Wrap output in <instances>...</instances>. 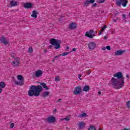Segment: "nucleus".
<instances>
[{
	"label": "nucleus",
	"instance_id": "f3484780",
	"mask_svg": "<svg viewBox=\"0 0 130 130\" xmlns=\"http://www.w3.org/2000/svg\"><path fill=\"white\" fill-rule=\"evenodd\" d=\"M18 5V2L15 1H12L10 2V6L11 7H16Z\"/></svg>",
	"mask_w": 130,
	"mask_h": 130
},
{
	"label": "nucleus",
	"instance_id": "3c124183",
	"mask_svg": "<svg viewBox=\"0 0 130 130\" xmlns=\"http://www.w3.org/2000/svg\"><path fill=\"white\" fill-rule=\"evenodd\" d=\"M126 78H127L128 79L129 78V76H128V75H126Z\"/></svg>",
	"mask_w": 130,
	"mask_h": 130
},
{
	"label": "nucleus",
	"instance_id": "b1692460",
	"mask_svg": "<svg viewBox=\"0 0 130 130\" xmlns=\"http://www.w3.org/2000/svg\"><path fill=\"white\" fill-rule=\"evenodd\" d=\"M6 87V83L5 82H0V88H5Z\"/></svg>",
	"mask_w": 130,
	"mask_h": 130
},
{
	"label": "nucleus",
	"instance_id": "c85d7f7f",
	"mask_svg": "<svg viewBox=\"0 0 130 130\" xmlns=\"http://www.w3.org/2000/svg\"><path fill=\"white\" fill-rule=\"evenodd\" d=\"M28 52H29V53H32V52H33V48L32 47H29L28 48Z\"/></svg>",
	"mask_w": 130,
	"mask_h": 130
},
{
	"label": "nucleus",
	"instance_id": "393cba45",
	"mask_svg": "<svg viewBox=\"0 0 130 130\" xmlns=\"http://www.w3.org/2000/svg\"><path fill=\"white\" fill-rule=\"evenodd\" d=\"M64 120H66V121H69V120H70V116H68L67 117L65 118H62L60 119L61 121Z\"/></svg>",
	"mask_w": 130,
	"mask_h": 130
},
{
	"label": "nucleus",
	"instance_id": "8fccbe9b",
	"mask_svg": "<svg viewBox=\"0 0 130 130\" xmlns=\"http://www.w3.org/2000/svg\"><path fill=\"white\" fill-rule=\"evenodd\" d=\"M99 95H101V91L99 92Z\"/></svg>",
	"mask_w": 130,
	"mask_h": 130
},
{
	"label": "nucleus",
	"instance_id": "cd10ccee",
	"mask_svg": "<svg viewBox=\"0 0 130 130\" xmlns=\"http://www.w3.org/2000/svg\"><path fill=\"white\" fill-rule=\"evenodd\" d=\"M98 4H102L105 2V0H96Z\"/></svg>",
	"mask_w": 130,
	"mask_h": 130
},
{
	"label": "nucleus",
	"instance_id": "4468645a",
	"mask_svg": "<svg viewBox=\"0 0 130 130\" xmlns=\"http://www.w3.org/2000/svg\"><path fill=\"white\" fill-rule=\"evenodd\" d=\"M25 9H32V3H27L24 4Z\"/></svg>",
	"mask_w": 130,
	"mask_h": 130
},
{
	"label": "nucleus",
	"instance_id": "bb28decb",
	"mask_svg": "<svg viewBox=\"0 0 130 130\" xmlns=\"http://www.w3.org/2000/svg\"><path fill=\"white\" fill-rule=\"evenodd\" d=\"M80 117H87V113H83L80 115Z\"/></svg>",
	"mask_w": 130,
	"mask_h": 130
},
{
	"label": "nucleus",
	"instance_id": "0eeeda50",
	"mask_svg": "<svg viewBox=\"0 0 130 130\" xmlns=\"http://www.w3.org/2000/svg\"><path fill=\"white\" fill-rule=\"evenodd\" d=\"M46 121L48 123H54L56 121V119L53 116H50L46 118Z\"/></svg>",
	"mask_w": 130,
	"mask_h": 130
},
{
	"label": "nucleus",
	"instance_id": "a878e982",
	"mask_svg": "<svg viewBox=\"0 0 130 130\" xmlns=\"http://www.w3.org/2000/svg\"><path fill=\"white\" fill-rule=\"evenodd\" d=\"M88 130H96V128L93 125L90 126Z\"/></svg>",
	"mask_w": 130,
	"mask_h": 130
},
{
	"label": "nucleus",
	"instance_id": "2f4dec72",
	"mask_svg": "<svg viewBox=\"0 0 130 130\" xmlns=\"http://www.w3.org/2000/svg\"><path fill=\"white\" fill-rule=\"evenodd\" d=\"M126 105L127 106V107L130 108V101L126 102Z\"/></svg>",
	"mask_w": 130,
	"mask_h": 130
},
{
	"label": "nucleus",
	"instance_id": "f704fd0d",
	"mask_svg": "<svg viewBox=\"0 0 130 130\" xmlns=\"http://www.w3.org/2000/svg\"><path fill=\"white\" fill-rule=\"evenodd\" d=\"M117 20H119V18L118 17H117L116 19H113V22H114L115 23H116V22H117Z\"/></svg>",
	"mask_w": 130,
	"mask_h": 130
},
{
	"label": "nucleus",
	"instance_id": "de8ad7c7",
	"mask_svg": "<svg viewBox=\"0 0 130 130\" xmlns=\"http://www.w3.org/2000/svg\"><path fill=\"white\" fill-rule=\"evenodd\" d=\"M44 52H47V50H46V49H45L44 50Z\"/></svg>",
	"mask_w": 130,
	"mask_h": 130
},
{
	"label": "nucleus",
	"instance_id": "473e14b6",
	"mask_svg": "<svg viewBox=\"0 0 130 130\" xmlns=\"http://www.w3.org/2000/svg\"><path fill=\"white\" fill-rule=\"evenodd\" d=\"M11 56H12V57H13V58H15V57L16 56V54L14 53H11Z\"/></svg>",
	"mask_w": 130,
	"mask_h": 130
},
{
	"label": "nucleus",
	"instance_id": "58836bf2",
	"mask_svg": "<svg viewBox=\"0 0 130 130\" xmlns=\"http://www.w3.org/2000/svg\"><path fill=\"white\" fill-rule=\"evenodd\" d=\"M86 73L87 75H90V74H91V71H90V70H88L86 71Z\"/></svg>",
	"mask_w": 130,
	"mask_h": 130
},
{
	"label": "nucleus",
	"instance_id": "5701e85b",
	"mask_svg": "<svg viewBox=\"0 0 130 130\" xmlns=\"http://www.w3.org/2000/svg\"><path fill=\"white\" fill-rule=\"evenodd\" d=\"M49 95V92L48 91H44L43 93L42 94V96L44 97V98L45 97H47Z\"/></svg>",
	"mask_w": 130,
	"mask_h": 130
},
{
	"label": "nucleus",
	"instance_id": "e433bc0d",
	"mask_svg": "<svg viewBox=\"0 0 130 130\" xmlns=\"http://www.w3.org/2000/svg\"><path fill=\"white\" fill-rule=\"evenodd\" d=\"M14 126H15V123H12L10 124V127L11 128H13V127H14Z\"/></svg>",
	"mask_w": 130,
	"mask_h": 130
},
{
	"label": "nucleus",
	"instance_id": "c756f323",
	"mask_svg": "<svg viewBox=\"0 0 130 130\" xmlns=\"http://www.w3.org/2000/svg\"><path fill=\"white\" fill-rule=\"evenodd\" d=\"M70 53V52H63L62 53V54H61V56H64L66 55H68V54H69Z\"/></svg>",
	"mask_w": 130,
	"mask_h": 130
},
{
	"label": "nucleus",
	"instance_id": "423d86ee",
	"mask_svg": "<svg viewBox=\"0 0 130 130\" xmlns=\"http://www.w3.org/2000/svg\"><path fill=\"white\" fill-rule=\"evenodd\" d=\"M81 93H83V90H82V87H81L80 86H77L76 87H75L73 91L74 95H80V94H81Z\"/></svg>",
	"mask_w": 130,
	"mask_h": 130
},
{
	"label": "nucleus",
	"instance_id": "f8f14e48",
	"mask_svg": "<svg viewBox=\"0 0 130 130\" xmlns=\"http://www.w3.org/2000/svg\"><path fill=\"white\" fill-rule=\"evenodd\" d=\"M88 46L89 49H94V48H96V43L90 42L89 43Z\"/></svg>",
	"mask_w": 130,
	"mask_h": 130
},
{
	"label": "nucleus",
	"instance_id": "6ab92c4d",
	"mask_svg": "<svg viewBox=\"0 0 130 130\" xmlns=\"http://www.w3.org/2000/svg\"><path fill=\"white\" fill-rule=\"evenodd\" d=\"M79 128H83V127H85L86 124L84 122H80L78 124Z\"/></svg>",
	"mask_w": 130,
	"mask_h": 130
},
{
	"label": "nucleus",
	"instance_id": "dca6fc26",
	"mask_svg": "<svg viewBox=\"0 0 130 130\" xmlns=\"http://www.w3.org/2000/svg\"><path fill=\"white\" fill-rule=\"evenodd\" d=\"M40 84L45 90H49V88L47 87V86H46V83H45L44 82H42V83L41 82V83H40Z\"/></svg>",
	"mask_w": 130,
	"mask_h": 130
},
{
	"label": "nucleus",
	"instance_id": "7ed1b4c3",
	"mask_svg": "<svg viewBox=\"0 0 130 130\" xmlns=\"http://www.w3.org/2000/svg\"><path fill=\"white\" fill-rule=\"evenodd\" d=\"M59 40H57L55 39H51L50 40V43L54 46L55 49H59L60 48V44H59Z\"/></svg>",
	"mask_w": 130,
	"mask_h": 130
},
{
	"label": "nucleus",
	"instance_id": "5fc2aeb1",
	"mask_svg": "<svg viewBox=\"0 0 130 130\" xmlns=\"http://www.w3.org/2000/svg\"><path fill=\"white\" fill-rule=\"evenodd\" d=\"M123 130H128V129H126V128H124V129H123Z\"/></svg>",
	"mask_w": 130,
	"mask_h": 130
},
{
	"label": "nucleus",
	"instance_id": "9d476101",
	"mask_svg": "<svg viewBox=\"0 0 130 130\" xmlns=\"http://www.w3.org/2000/svg\"><path fill=\"white\" fill-rule=\"evenodd\" d=\"M12 65L13 67H19L20 66V58H16L12 61Z\"/></svg>",
	"mask_w": 130,
	"mask_h": 130
},
{
	"label": "nucleus",
	"instance_id": "aec40b11",
	"mask_svg": "<svg viewBox=\"0 0 130 130\" xmlns=\"http://www.w3.org/2000/svg\"><path fill=\"white\" fill-rule=\"evenodd\" d=\"M106 28H107V25H104V26L102 28V29L100 31L99 33V35H101L102 34V32H103V31H104L105 29H106Z\"/></svg>",
	"mask_w": 130,
	"mask_h": 130
},
{
	"label": "nucleus",
	"instance_id": "603ef678",
	"mask_svg": "<svg viewBox=\"0 0 130 130\" xmlns=\"http://www.w3.org/2000/svg\"><path fill=\"white\" fill-rule=\"evenodd\" d=\"M49 48H51V47H52V45H50V46H49Z\"/></svg>",
	"mask_w": 130,
	"mask_h": 130
},
{
	"label": "nucleus",
	"instance_id": "09e8293b",
	"mask_svg": "<svg viewBox=\"0 0 130 130\" xmlns=\"http://www.w3.org/2000/svg\"><path fill=\"white\" fill-rule=\"evenodd\" d=\"M61 100V99H59L58 101H57L56 102L57 103V102H59V101H60Z\"/></svg>",
	"mask_w": 130,
	"mask_h": 130
},
{
	"label": "nucleus",
	"instance_id": "7c9ffc66",
	"mask_svg": "<svg viewBox=\"0 0 130 130\" xmlns=\"http://www.w3.org/2000/svg\"><path fill=\"white\" fill-rule=\"evenodd\" d=\"M55 81L56 82H58V81H60V79H59V76H57L55 78Z\"/></svg>",
	"mask_w": 130,
	"mask_h": 130
},
{
	"label": "nucleus",
	"instance_id": "c03bdc74",
	"mask_svg": "<svg viewBox=\"0 0 130 130\" xmlns=\"http://www.w3.org/2000/svg\"><path fill=\"white\" fill-rule=\"evenodd\" d=\"M107 38H108V37H107V36H104V39L105 40H106V39H107Z\"/></svg>",
	"mask_w": 130,
	"mask_h": 130
},
{
	"label": "nucleus",
	"instance_id": "4d7b16f0",
	"mask_svg": "<svg viewBox=\"0 0 130 130\" xmlns=\"http://www.w3.org/2000/svg\"><path fill=\"white\" fill-rule=\"evenodd\" d=\"M55 111H56V109H55Z\"/></svg>",
	"mask_w": 130,
	"mask_h": 130
},
{
	"label": "nucleus",
	"instance_id": "72a5a7b5",
	"mask_svg": "<svg viewBox=\"0 0 130 130\" xmlns=\"http://www.w3.org/2000/svg\"><path fill=\"white\" fill-rule=\"evenodd\" d=\"M89 4H94L95 3V0H89Z\"/></svg>",
	"mask_w": 130,
	"mask_h": 130
},
{
	"label": "nucleus",
	"instance_id": "f257e3e1",
	"mask_svg": "<svg viewBox=\"0 0 130 130\" xmlns=\"http://www.w3.org/2000/svg\"><path fill=\"white\" fill-rule=\"evenodd\" d=\"M114 78H117L118 79H116L114 78H112L111 82L112 84L113 85L114 87L116 89H120L124 86V78L122 76V73L121 72H118L114 74Z\"/></svg>",
	"mask_w": 130,
	"mask_h": 130
},
{
	"label": "nucleus",
	"instance_id": "6e6d98bb",
	"mask_svg": "<svg viewBox=\"0 0 130 130\" xmlns=\"http://www.w3.org/2000/svg\"><path fill=\"white\" fill-rule=\"evenodd\" d=\"M129 17L130 18V12L129 13Z\"/></svg>",
	"mask_w": 130,
	"mask_h": 130
},
{
	"label": "nucleus",
	"instance_id": "ea45409f",
	"mask_svg": "<svg viewBox=\"0 0 130 130\" xmlns=\"http://www.w3.org/2000/svg\"><path fill=\"white\" fill-rule=\"evenodd\" d=\"M59 56H61V55L60 54L58 55H57V56H55L54 57V58H58V57H59Z\"/></svg>",
	"mask_w": 130,
	"mask_h": 130
},
{
	"label": "nucleus",
	"instance_id": "39448f33",
	"mask_svg": "<svg viewBox=\"0 0 130 130\" xmlns=\"http://www.w3.org/2000/svg\"><path fill=\"white\" fill-rule=\"evenodd\" d=\"M127 3V0H116V5L118 7H120L121 5L123 7H126Z\"/></svg>",
	"mask_w": 130,
	"mask_h": 130
},
{
	"label": "nucleus",
	"instance_id": "37998d69",
	"mask_svg": "<svg viewBox=\"0 0 130 130\" xmlns=\"http://www.w3.org/2000/svg\"><path fill=\"white\" fill-rule=\"evenodd\" d=\"M81 77H82V74H79L78 76V78L81 80Z\"/></svg>",
	"mask_w": 130,
	"mask_h": 130
},
{
	"label": "nucleus",
	"instance_id": "4be33fe9",
	"mask_svg": "<svg viewBox=\"0 0 130 130\" xmlns=\"http://www.w3.org/2000/svg\"><path fill=\"white\" fill-rule=\"evenodd\" d=\"M89 90H90V87L88 85H85L83 88V91H84V92H87Z\"/></svg>",
	"mask_w": 130,
	"mask_h": 130
},
{
	"label": "nucleus",
	"instance_id": "a18cd8bd",
	"mask_svg": "<svg viewBox=\"0 0 130 130\" xmlns=\"http://www.w3.org/2000/svg\"><path fill=\"white\" fill-rule=\"evenodd\" d=\"M2 92H3V89L0 87V93H2Z\"/></svg>",
	"mask_w": 130,
	"mask_h": 130
},
{
	"label": "nucleus",
	"instance_id": "f03ea898",
	"mask_svg": "<svg viewBox=\"0 0 130 130\" xmlns=\"http://www.w3.org/2000/svg\"><path fill=\"white\" fill-rule=\"evenodd\" d=\"M42 90H43V88H42V86L41 85H32L28 91V95L30 97L33 96L38 97L40 95V93L42 92Z\"/></svg>",
	"mask_w": 130,
	"mask_h": 130
},
{
	"label": "nucleus",
	"instance_id": "864d4df0",
	"mask_svg": "<svg viewBox=\"0 0 130 130\" xmlns=\"http://www.w3.org/2000/svg\"><path fill=\"white\" fill-rule=\"evenodd\" d=\"M52 61H53V62H54L55 61V60H54V59H53V60H52Z\"/></svg>",
	"mask_w": 130,
	"mask_h": 130
},
{
	"label": "nucleus",
	"instance_id": "ddd939ff",
	"mask_svg": "<svg viewBox=\"0 0 130 130\" xmlns=\"http://www.w3.org/2000/svg\"><path fill=\"white\" fill-rule=\"evenodd\" d=\"M77 28V24L76 23H72L69 25V29H71V30H74V29H76Z\"/></svg>",
	"mask_w": 130,
	"mask_h": 130
},
{
	"label": "nucleus",
	"instance_id": "20e7f679",
	"mask_svg": "<svg viewBox=\"0 0 130 130\" xmlns=\"http://www.w3.org/2000/svg\"><path fill=\"white\" fill-rule=\"evenodd\" d=\"M17 79L19 80V81H15V85H18V86H22L24 85V78L22 75H19L17 76Z\"/></svg>",
	"mask_w": 130,
	"mask_h": 130
},
{
	"label": "nucleus",
	"instance_id": "2eb2a0df",
	"mask_svg": "<svg viewBox=\"0 0 130 130\" xmlns=\"http://www.w3.org/2000/svg\"><path fill=\"white\" fill-rule=\"evenodd\" d=\"M37 15H38V12H37V11H36V10H34L32 12V14L31 15L32 18H35V19H36V18H37Z\"/></svg>",
	"mask_w": 130,
	"mask_h": 130
},
{
	"label": "nucleus",
	"instance_id": "79ce46f5",
	"mask_svg": "<svg viewBox=\"0 0 130 130\" xmlns=\"http://www.w3.org/2000/svg\"><path fill=\"white\" fill-rule=\"evenodd\" d=\"M77 50V49L76 48H74L72 49V51H76Z\"/></svg>",
	"mask_w": 130,
	"mask_h": 130
},
{
	"label": "nucleus",
	"instance_id": "412c9836",
	"mask_svg": "<svg viewBox=\"0 0 130 130\" xmlns=\"http://www.w3.org/2000/svg\"><path fill=\"white\" fill-rule=\"evenodd\" d=\"M89 5H90V2H89V0H85L83 2V7H89Z\"/></svg>",
	"mask_w": 130,
	"mask_h": 130
},
{
	"label": "nucleus",
	"instance_id": "a211bd4d",
	"mask_svg": "<svg viewBox=\"0 0 130 130\" xmlns=\"http://www.w3.org/2000/svg\"><path fill=\"white\" fill-rule=\"evenodd\" d=\"M123 53V51L121 50H118L115 52V55H121Z\"/></svg>",
	"mask_w": 130,
	"mask_h": 130
},
{
	"label": "nucleus",
	"instance_id": "49530a36",
	"mask_svg": "<svg viewBox=\"0 0 130 130\" xmlns=\"http://www.w3.org/2000/svg\"><path fill=\"white\" fill-rule=\"evenodd\" d=\"M106 49V48L105 47L104 48H102V50H105Z\"/></svg>",
	"mask_w": 130,
	"mask_h": 130
},
{
	"label": "nucleus",
	"instance_id": "6e6552de",
	"mask_svg": "<svg viewBox=\"0 0 130 130\" xmlns=\"http://www.w3.org/2000/svg\"><path fill=\"white\" fill-rule=\"evenodd\" d=\"M42 74H43L42 71L38 70L36 71L35 74L33 73L32 78H39V77H41L42 76Z\"/></svg>",
	"mask_w": 130,
	"mask_h": 130
},
{
	"label": "nucleus",
	"instance_id": "1a4fd4ad",
	"mask_svg": "<svg viewBox=\"0 0 130 130\" xmlns=\"http://www.w3.org/2000/svg\"><path fill=\"white\" fill-rule=\"evenodd\" d=\"M85 36H86V37H89V38H93V37L95 36V31L93 30L87 31L85 34Z\"/></svg>",
	"mask_w": 130,
	"mask_h": 130
},
{
	"label": "nucleus",
	"instance_id": "13d9d810",
	"mask_svg": "<svg viewBox=\"0 0 130 130\" xmlns=\"http://www.w3.org/2000/svg\"><path fill=\"white\" fill-rule=\"evenodd\" d=\"M67 49H69V47H67Z\"/></svg>",
	"mask_w": 130,
	"mask_h": 130
},
{
	"label": "nucleus",
	"instance_id": "a19ab883",
	"mask_svg": "<svg viewBox=\"0 0 130 130\" xmlns=\"http://www.w3.org/2000/svg\"><path fill=\"white\" fill-rule=\"evenodd\" d=\"M96 6H97V4H96V3H94V4H93L92 5V8H93V7H96Z\"/></svg>",
	"mask_w": 130,
	"mask_h": 130
},
{
	"label": "nucleus",
	"instance_id": "9b49d317",
	"mask_svg": "<svg viewBox=\"0 0 130 130\" xmlns=\"http://www.w3.org/2000/svg\"><path fill=\"white\" fill-rule=\"evenodd\" d=\"M0 43H3L4 45H7L9 44V40H7L5 36H2L0 38Z\"/></svg>",
	"mask_w": 130,
	"mask_h": 130
},
{
	"label": "nucleus",
	"instance_id": "c9c22d12",
	"mask_svg": "<svg viewBox=\"0 0 130 130\" xmlns=\"http://www.w3.org/2000/svg\"><path fill=\"white\" fill-rule=\"evenodd\" d=\"M122 18H123V20H124L125 22H126V20H125V18H126L125 14H122Z\"/></svg>",
	"mask_w": 130,
	"mask_h": 130
},
{
	"label": "nucleus",
	"instance_id": "4c0bfd02",
	"mask_svg": "<svg viewBox=\"0 0 130 130\" xmlns=\"http://www.w3.org/2000/svg\"><path fill=\"white\" fill-rule=\"evenodd\" d=\"M106 48L108 50H110V49H111V48H110V46H107Z\"/></svg>",
	"mask_w": 130,
	"mask_h": 130
}]
</instances>
